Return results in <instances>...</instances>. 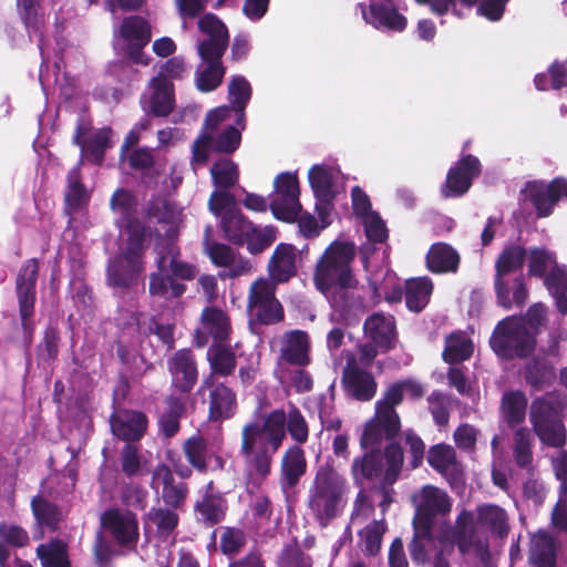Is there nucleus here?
Returning a JSON list of instances; mask_svg holds the SVG:
<instances>
[{"label": "nucleus", "mask_w": 567, "mask_h": 567, "mask_svg": "<svg viewBox=\"0 0 567 567\" xmlns=\"http://www.w3.org/2000/svg\"><path fill=\"white\" fill-rule=\"evenodd\" d=\"M287 431L297 443L308 439V424L295 405L274 410L264 420L247 423L241 431L240 453L251 477L265 478L272 457L286 439Z\"/></svg>", "instance_id": "1"}, {"label": "nucleus", "mask_w": 567, "mask_h": 567, "mask_svg": "<svg viewBox=\"0 0 567 567\" xmlns=\"http://www.w3.org/2000/svg\"><path fill=\"white\" fill-rule=\"evenodd\" d=\"M111 209L126 247L110 261L107 282L116 288L133 285L143 271L142 254L148 244L151 231L135 218L137 200L127 189H117L111 197Z\"/></svg>", "instance_id": "2"}, {"label": "nucleus", "mask_w": 567, "mask_h": 567, "mask_svg": "<svg viewBox=\"0 0 567 567\" xmlns=\"http://www.w3.org/2000/svg\"><path fill=\"white\" fill-rule=\"evenodd\" d=\"M354 255L353 244L336 240L324 250L315 274L316 286L320 291L328 293L336 289L330 301L333 308L332 320L342 319L347 324H350L348 311L354 307L349 302L346 291L357 285L351 267Z\"/></svg>", "instance_id": "3"}, {"label": "nucleus", "mask_w": 567, "mask_h": 567, "mask_svg": "<svg viewBox=\"0 0 567 567\" xmlns=\"http://www.w3.org/2000/svg\"><path fill=\"white\" fill-rule=\"evenodd\" d=\"M508 528L506 512L497 505L484 504L475 513L462 511L453 533L461 553L475 551L483 557L487 551L486 535L504 537Z\"/></svg>", "instance_id": "4"}, {"label": "nucleus", "mask_w": 567, "mask_h": 567, "mask_svg": "<svg viewBox=\"0 0 567 567\" xmlns=\"http://www.w3.org/2000/svg\"><path fill=\"white\" fill-rule=\"evenodd\" d=\"M198 29L207 39L198 43L197 51L203 63L196 71V86L202 92L214 91L224 76L220 59L228 44L226 25L213 13L198 20Z\"/></svg>", "instance_id": "5"}, {"label": "nucleus", "mask_w": 567, "mask_h": 567, "mask_svg": "<svg viewBox=\"0 0 567 567\" xmlns=\"http://www.w3.org/2000/svg\"><path fill=\"white\" fill-rule=\"evenodd\" d=\"M415 507L413 519L414 537L410 544V554L417 563L429 558V547L434 544L431 529L436 516H444L452 509L447 493L436 486L425 485L412 496Z\"/></svg>", "instance_id": "6"}, {"label": "nucleus", "mask_w": 567, "mask_h": 567, "mask_svg": "<svg viewBox=\"0 0 567 567\" xmlns=\"http://www.w3.org/2000/svg\"><path fill=\"white\" fill-rule=\"evenodd\" d=\"M148 217L156 219L162 225V230L165 233L167 240L166 254H164L159 244L156 245L158 270L167 271L169 269L178 278L192 279L196 274L195 268L177 259L176 247L173 244L179 224L183 221V209L167 199H156L148 208Z\"/></svg>", "instance_id": "7"}, {"label": "nucleus", "mask_w": 567, "mask_h": 567, "mask_svg": "<svg viewBox=\"0 0 567 567\" xmlns=\"http://www.w3.org/2000/svg\"><path fill=\"white\" fill-rule=\"evenodd\" d=\"M347 483L342 475L329 465L320 466L309 491L308 505L315 517L326 526L342 511Z\"/></svg>", "instance_id": "8"}, {"label": "nucleus", "mask_w": 567, "mask_h": 567, "mask_svg": "<svg viewBox=\"0 0 567 567\" xmlns=\"http://www.w3.org/2000/svg\"><path fill=\"white\" fill-rule=\"evenodd\" d=\"M230 109L219 106L210 111L205 120L203 133L193 145V164L199 165L207 161L210 151L231 153L239 146L241 134L234 126H227L217 134L219 123L228 118Z\"/></svg>", "instance_id": "9"}, {"label": "nucleus", "mask_w": 567, "mask_h": 567, "mask_svg": "<svg viewBox=\"0 0 567 567\" xmlns=\"http://www.w3.org/2000/svg\"><path fill=\"white\" fill-rule=\"evenodd\" d=\"M563 402L555 394L536 398L529 408V421L542 444L560 449L566 444L561 419Z\"/></svg>", "instance_id": "10"}, {"label": "nucleus", "mask_w": 567, "mask_h": 567, "mask_svg": "<svg viewBox=\"0 0 567 567\" xmlns=\"http://www.w3.org/2000/svg\"><path fill=\"white\" fill-rule=\"evenodd\" d=\"M404 396L400 382L391 384L383 398L375 403V415L364 427L361 436V446L372 447L384 439H391L400 430V419L395 406Z\"/></svg>", "instance_id": "11"}, {"label": "nucleus", "mask_w": 567, "mask_h": 567, "mask_svg": "<svg viewBox=\"0 0 567 567\" xmlns=\"http://www.w3.org/2000/svg\"><path fill=\"white\" fill-rule=\"evenodd\" d=\"M379 443L370 447L371 453L362 457L354 458L352 463V475L357 484L362 485L373 480H382L385 484H393L402 467L403 453L399 445L390 444L385 449L384 455L374 453L373 449ZM369 450V447H363Z\"/></svg>", "instance_id": "12"}, {"label": "nucleus", "mask_w": 567, "mask_h": 567, "mask_svg": "<svg viewBox=\"0 0 567 567\" xmlns=\"http://www.w3.org/2000/svg\"><path fill=\"white\" fill-rule=\"evenodd\" d=\"M489 343L499 358L511 359L527 355L535 346V339L524 319L509 317L497 324Z\"/></svg>", "instance_id": "13"}, {"label": "nucleus", "mask_w": 567, "mask_h": 567, "mask_svg": "<svg viewBox=\"0 0 567 567\" xmlns=\"http://www.w3.org/2000/svg\"><path fill=\"white\" fill-rule=\"evenodd\" d=\"M364 342L359 348L360 362L370 365L379 353L391 350L396 342L395 322L392 316L374 313L363 326Z\"/></svg>", "instance_id": "14"}, {"label": "nucleus", "mask_w": 567, "mask_h": 567, "mask_svg": "<svg viewBox=\"0 0 567 567\" xmlns=\"http://www.w3.org/2000/svg\"><path fill=\"white\" fill-rule=\"evenodd\" d=\"M300 188L296 173H281L274 181L269 207L278 219L292 221L301 212Z\"/></svg>", "instance_id": "15"}, {"label": "nucleus", "mask_w": 567, "mask_h": 567, "mask_svg": "<svg viewBox=\"0 0 567 567\" xmlns=\"http://www.w3.org/2000/svg\"><path fill=\"white\" fill-rule=\"evenodd\" d=\"M248 310L251 317L265 324L279 322L284 318V310L275 298V286L260 278L249 290Z\"/></svg>", "instance_id": "16"}, {"label": "nucleus", "mask_w": 567, "mask_h": 567, "mask_svg": "<svg viewBox=\"0 0 567 567\" xmlns=\"http://www.w3.org/2000/svg\"><path fill=\"white\" fill-rule=\"evenodd\" d=\"M520 194L525 203H530L535 207L539 217H547L557 202L567 198V181L558 178L549 184L538 181L528 182Z\"/></svg>", "instance_id": "17"}, {"label": "nucleus", "mask_w": 567, "mask_h": 567, "mask_svg": "<svg viewBox=\"0 0 567 567\" xmlns=\"http://www.w3.org/2000/svg\"><path fill=\"white\" fill-rule=\"evenodd\" d=\"M150 39L151 29L147 22L140 17H128L115 31L114 45L134 62L146 63L143 60L141 49L148 43Z\"/></svg>", "instance_id": "18"}, {"label": "nucleus", "mask_w": 567, "mask_h": 567, "mask_svg": "<svg viewBox=\"0 0 567 567\" xmlns=\"http://www.w3.org/2000/svg\"><path fill=\"white\" fill-rule=\"evenodd\" d=\"M212 178L216 187L209 198V209L214 215H218L224 207L231 206L235 198L228 193L238 181L237 165L228 159L217 161L210 168Z\"/></svg>", "instance_id": "19"}, {"label": "nucleus", "mask_w": 567, "mask_h": 567, "mask_svg": "<svg viewBox=\"0 0 567 567\" xmlns=\"http://www.w3.org/2000/svg\"><path fill=\"white\" fill-rule=\"evenodd\" d=\"M74 140L81 147L82 158L101 164L106 150L112 146V131L110 127L95 128L83 122L79 124Z\"/></svg>", "instance_id": "20"}, {"label": "nucleus", "mask_w": 567, "mask_h": 567, "mask_svg": "<svg viewBox=\"0 0 567 567\" xmlns=\"http://www.w3.org/2000/svg\"><path fill=\"white\" fill-rule=\"evenodd\" d=\"M308 181L318 200L332 199L344 187V176L340 167L333 163L311 166Z\"/></svg>", "instance_id": "21"}, {"label": "nucleus", "mask_w": 567, "mask_h": 567, "mask_svg": "<svg viewBox=\"0 0 567 567\" xmlns=\"http://www.w3.org/2000/svg\"><path fill=\"white\" fill-rule=\"evenodd\" d=\"M205 250L212 262L223 268L220 278H235L248 275L252 271V264L247 258L237 255L229 246L218 243H210L205 239Z\"/></svg>", "instance_id": "22"}, {"label": "nucleus", "mask_w": 567, "mask_h": 567, "mask_svg": "<svg viewBox=\"0 0 567 567\" xmlns=\"http://www.w3.org/2000/svg\"><path fill=\"white\" fill-rule=\"evenodd\" d=\"M104 530L121 545H134L138 538V523L135 514L128 509L112 508L101 516Z\"/></svg>", "instance_id": "23"}, {"label": "nucleus", "mask_w": 567, "mask_h": 567, "mask_svg": "<svg viewBox=\"0 0 567 567\" xmlns=\"http://www.w3.org/2000/svg\"><path fill=\"white\" fill-rule=\"evenodd\" d=\"M480 173V161L472 155L463 156L455 166L449 171L446 182L442 186V195L444 197H460L464 195L470 189L473 179L476 178Z\"/></svg>", "instance_id": "24"}, {"label": "nucleus", "mask_w": 567, "mask_h": 567, "mask_svg": "<svg viewBox=\"0 0 567 567\" xmlns=\"http://www.w3.org/2000/svg\"><path fill=\"white\" fill-rule=\"evenodd\" d=\"M363 20L378 30L402 32L408 25V19L400 13L390 1H373L367 8L358 6Z\"/></svg>", "instance_id": "25"}, {"label": "nucleus", "mask_w": 567, "mask_h": 567, "mask_svg": "<svg viewBox=\"0 0 567 567\" xmlns=\"http://www.w3.org/2000/svg\"><path fill=\"white\" fill-rule=\"evenodd\" d=\"M38 269L37 261L30 259L21 267L17 278V295L24 330L29 329V319L33 315Z\"/></svg>", "instance_id": "26"}, {"label": "nucleus", "mask_w": 567, "mask_h": 567, "mask_svg": "<svg viewBox=\"0 0 567 567\" xmlns=\"http://www.w3.org/2000/svg\"><path fill=\"white\" fill-rule=\"evenodd\" d=\"M167 368L172 377V385L181 392H189L198 377L196 362L192 351L182 349L167 360Z\"/></svg>", "instance_id": "27"}, {"label": "nucleus", "mask_w": 567, "mask_h": 567, "mask_svg": "<svg viewBox=\"0 0 567 567\" xmlns=\"http://www.w3.org/2000/svg\"><path fill=\"white\" fill-rule=\"evenodd\" d=\"M144 111L156 116L168 115L174 107L173 83L153 78L141 100Z\"/></svg>", "instance_id": "28"}, {"label": "nucleus", "mask_w": 567, "mask_h": 567, "mask_svg": "<svg viewBox=\"0 0 567 567\" xmlns=\"http://www.w3.org/2000/svg\"><path fill=\"white\" fill-rule=\"evenodd\" d=\"M364 367L358 359L351 358L343 373V384L348 393L361 401L371 400L377 391L372 375L360 368Z\"/></svg>", "instance_id": "29"}, {"label": "nucleus", "mask_w": 567, "mask_h": 567, "mask_svg": "<svg viewBox=\"0 0 567 567\" xmlns=\"http://www.w3.org/2000/svg\"><path fill=\"white\" fill-rule=\"evenodd\" d=\"M229 332L230 322L226 313L217 308H206L202 313L200 327L196 330L197 346H205L208 337L214 339V343L225 342Z\"/></svg>", "instance_id": "30"}, {"label": "nucleus", "mask_w": 567, "mask_h": 567, "mask_svg": "<svg viewBox=\"0 0 567 567\" xmlns=\"http://www.w3.org/2000/svg\"><path fill=\"white\" fill-rule=\"evenodd\" d=\"M112 433L126 442L138 441L147 429V419L142 412L120 410L111 416Z\"/></svg>", "instance_id": "31"}, {"label": "nucleus", "mask_w": 567, "mask_h": 567, "mask_svg": "<svg viewBox=\"0 0 567 567\" xmlns=\"http://www.w3.org/2000/svg\"><path fill=\"white\" fill-rule=\"evenodd\" d=\"M310 341L305 331L291 330L280 338V358L291 364L303 367L309 359Z\"/></svg>", "instance_id": "32"}, {"label": "nucleus", "mask_w": 567, "mask_h": 567, "mask_svg": "<svg viewBox=\"0 0 567 567\" xmlns=\"http://www.w3.org/2000/svg\"><path fill=\"white\" fill-rule=\"evenodd\" d=\"M551 465L556 478L560 482V495L551 519L555 527L567 533V451H560L554 455Z\"/></svg>", "instance_id": "33"}, {"label": "nucleus", "mask_w": 567, "mask_h": 567, "mask_svg": "<svg viewBox=\"0 0 567 567\" xmlns=\"http://www.w3.org/2000/svg\"><path fill=\"white\" fill-rule=\"evenodd\" d=\"M152 486L157 492L162 489L165 503L178 507L185 499L187 488L184 483H175L171 470L166 465H158L152 478Z\"/></svg>", "instance_id": "34"}, {"label": "nucleus", "mask_w": 567, "mask_h": 567, "mask_svg": "<svg viewBox=\"0 0 567 567\" xmlns=\"http://www.w3.org/2000/svg\"><path fill=\"white\" fill-rule=\"evenodd\" d=\"M297 250L290 244H280L268 265L269 275L276 282H285L296 274Z\"/></svg>", "instance_id": "35"}, {"label": "nucleus", "mask_w": 567, "mask_h": 567, "mask_svg": "<svg viewBox=\"0 0 567 567\" xmlns=\"http://www.w3.org/2000/svg\"><path fill=\"white\" fill-rule=\"evenodd\" d=\"M306 468L303 451L299 446L288 449L281 461V486L286 493L298 484Z\"/></svg>", "instance_id": "36"}, {"label": "nucleus", "mask_w": 567, "mask_h": 567, "mask_svg": "<svg viewBox=\"0 0 567 567\" xmlns=\"http://www.w3.org/2000/svg\"><path fill=\"white\" fill-rule=\"evenodd\" d=\"M221 216V228L227 239L235 244H244L247 239L248 231H251L252 224L247 220L244 215L235 208V203L231 206L224 207L217 215Z\"/></svg>", "instance_id": "37"}, {"label": "nucleus", "mask_w": 567, "mask_h": 567, "mask_svg": "<svg viewBox=\"0 0 567 567\" xmlns=\"http://www.w3.org/2000/svg\"><path fill=\"white\" fill-rule=\"evenodd\" d=\"M184 452L188 462L197 470L205 471L212 458L214 468L223 467V460L216 456L207 441L200 435H193L184 443Z\"/></svg>", "instance_id": "38"}, {"label": "nucleus", "mask_w": 567, "mask_h": 567, "mask_svg": "<svg viewBox=\"0 0 567 567\" xmlns=\"http://www.w3.org/2000/svg\"><path fill=\"white\" fill-rule=\"evenodd\" d=\"M91 193L80 182V169L74 167L68 174L65 192L66 212L70 215V225L75 223V214L81 212L90 202Z\"/></svg>", "instance_id": "39"}, {"label": "nucleus", "mask_w": 567, "mask_h": 567, "mask_svg": "<svg viewBox=\"0 0 567 567\" xmlns=\"http://www.w3.org/2000/svg\"><path fill=\"white\" fill-rule=\"evenodd\" d=\"M236 409L235 394L224 384L212 385L209 390V419L220 421L234 415Z\"/></svg>", "instance_id": "40"}, {"label": "nucleus", "mask_w": 567, "mask_h": 567, "mask_svg": "<svg viewBox=\"0 0 567 567\" xmlns=\"http://www.w3.org/2000/svg\"><path fill=\"white\" fill-rule=\"evenodd\" d=\"M527 399L522 391L505 392L501 401V417L514 429L524 423L526 417Z\"/></svg>", "instance_id": "41"}, {"label": "nucleus", "mask_w": 567, "mask_h": 567, "mask_svg": "<svg viewBox=\"0 0 567 567\" xmlns=\"http://www.w3.org/2000/svg\"><path fill=\"white\" fill-rule=\"evenodd\" d=\"M458 264L460 256L457 251L444 243L432 245L426 256V265L432 272L455 271Z\"/></svg>", "instance_id": "42"}, {"label": "nucleus", "mask_w": 567, "mask_h": 567, "mask_svg": "<svg viewBox=\"0 0 567 567\" xmlns=\"http://www.w3.org/2000/svg\"><path fill=\"white\" fill-rule=\"evenodd\" d=\"M525 258L526 251L522 246L511 245L505 247L495 264V282L502 285L503 280L509 279L512 275L522 268Z\"/></svg>", "instance_id": "43"}, {"label": "nucleus", "mask_w": 567, "mask_h": 567, "mask_svg": "<svg viewBox=\"0 0 567 567\" xmlns=\"http://www.w3.org/2000/svg\"><path fill=\"white\" fill-rule=\"evenodd\" d=\"M195 509L199 519L210 524L218 523L224 517L225 502L220 494L214 493L213 482L207 484L202 499L195 505Z\"/></svg>", "instance_id": "44"}, {"label": "nucleus", "mask_w": 567, "mask_h": 567, "mask_svg": "<svg viewBox=\"0 0 567 567\" xmlns=\"http://www.w3.org/2000/svg\"><path fill=\"white\" fill-rule=\"evenodd\" d=\"M529 559L537 567L555 566L556 546L547 532H538L533 536Z\"/></svg>", "instance_id": "45"}, {"label": "nucleus", "mask_w": 567, "mask_h": 567, "mask_svg": "<svg viewBox=\"0 0 567 567\" xmlns=\"http://www.w3.org/2000/svg\"><path fill=\"white\" fill-rule=\"evenodd\" d=\"M495 289L498 302L504 308H512L514 305L522 306L528 296L524 280L517 276L503 280L502 285L495 282Z\"/></svg>", "instance_id": "46"}, {"label": "nucleus", "mask_w": 567, "mask_h": 567, "mask_svg": "<svg viewBox=\"0 0 567 567\" xmlns=\"http://www.w3.org/2000/svg\"><path fill=\"white\" fill-rule=\"evenodd\" d=\"M433 284L429 278H413L405 284L406 307L414 312H419L429 303Z\"/></svg>", "instance_id": "47"}, {"label": "nucleus", "mask_w": 567, "mask_h": 567, "mask_svg": "<svg viewBox=\"0 0 567 567\" xmlns=\"http://www.w3.org/2000/svg\"><path fill=\"white\" fill-rule=\"evenodd\" d=\"M251 97V86L246 78L233 76L228 84V100L231 107L237 112V124L244 128V110Z\"/></svg>", "instance_id": "48"}, {"label": "nucleus", "mask_w": 567, "mask_h": 567, "mask_svg": "<svg viewBox=\"0 0 567 567\" xmlns=\"http://www.w3.org/2000/svg\"><path fill=\"white\" fill-rule=\"evenodd\" d=\"M545 285L554 297L558 311L567 313V269L565 266L554 265L545 278Z\"/></svg>", "instance_id": "49"}, {"label": "nucleus", "mask_w": 567, "mask_h": 567, "mask_svg": "<svg viewBox=\"0 0 567 567\" xmlns=\"http://www.w3.org/2000/svg\"><path fill=\"white\" fill-rule=\"evenodd\" d=\"M178 516L171 509L152 508L145 517L146 533L155 532L161 537L168 536L177 526Z\"/></svg>", "instance_id": "50"}, {"label": "nucleus", "mask_w": 567, "mask_h": 567, "mask_svg": "<svg viewBox=\"0 0 567 567\" xmlns=\"http://www.w3.org/2000/svg\"><path fill=\"white\" fill-rule=\"evenodd\" d=\"M207 359L213 372L220 375L230 374L236 365L234 353L224 342L214 343L207 352Z\"/></svg>", "instance_id": "51"}, {"label": "nucleus", "mask_w": 567, "mask_h": 567, "mask_svg": "<svg viewBox=\"0 0 567 567\" xmlns=\"http://www.w3.org/2000/svg\"><path fill=\"white\" fill-rule=\"evenodd\" d=\"M43 567H69L66 545L62 540H52L37 549Z\"/></svg>", "instance_id": "52"}, {"label": "nucleus", "mask_w": 567, "mask_h": 567, "mask_svg": "<svg viewBox=\"0 0 567 567\" xmlns=\"http://www.w3.org/2000/svg\"><path fill=\"white\" fill-rule=\"evenodd\" d=\"M473 352L472 341L463 333H452L446 339L443 359L449 362H460L468 359Z\"/></svg>", "instance_id": "53"}, {"label": "nucleus", "mask_w": 567, "mask_h": 567, "mask_svg": "<svg viewBox=\"0 0 567 567\" xmlns=\"http://www.w3.org/2000/svg\"><path fill=\"white\" fill-rule=\"evenodd\" d=\"M167 271L153 274L150 280V292L152 296L168 299L181 296L185 287L183 284L176 282L167 276Z\"/></svg>", "instance_id": "54"}, {"label": "nucleus", "mask_w": 567, "mask_h": 567, "mask_svg": "<svg viewBox=\"0 0 567 567\" xmlns=\"http://www.w3.org/2000/svg\"><path fill=\"white\" fill-rule=\"evenodd\" d=\"M430 465L440 473L453 472L457 467L456 454L451 445L437 444L427 454Z\"/></svg>", "instance_id": "55"}, {"label": "nucleus", "mask_w": 567, "mask_h": 567, "mask_svg": "<svg viewBox=\"0 0 567 567\" xmlns=\"http://www.w3.org/2000/svg\"><path fill=\"white\" fill-rule=\"evenodd\" d=\"M17 7L30 35L38 33L44 19V10L39 0H17Z\"/></svg>", "instance_id": "56"}, {"label": "nucleus", "mask_w": 567, "mask_h": 567, "mask_svg": "<svg viewBox=\"0 0 567 567\" xmlns=\"http://www.w3.org/2000/svg\"><path fill=\"white\" fill-rule=\"evenodd\" d=\"M135 322L140 333L144 336L154 333L168 348L173 347L174 340L172 324H159L153 316L148 315H140L135 319Z\"/></svg>", "instance_id": "57"}, {"label": "nucleus", "mask_w": 567, "mask_h": 567, "mask_svg": "<svg viewBox=\"0 0 567 567\" xmlns=\"http://www.w3.org/2000/svg\"><path fill=\"white\" fill-rule=\"evenodd\" d=\"M533 435L527 427H519L514 434V456L517 465L529 468L533 463Z\"/></svg>", "instance_id": "58"}, {"label": "nucleus", "mask_w": 567, "mask_h": 567, "mask_svg": "<svg viewBox=\"0 0 567 567\" xmlns=\"http://www.w3.org/2000/svg\"><path fill=\"white\" fill-rule=\"evenodd\" d=\"M384 532L385 525L383 520H373L360 530V545L367 554L375 555L380 550Z\"/></svg>", "instance_id": "59"}, {"label": "nucleus", "mask_w": 567, "mask_h": 567, "mask_svg": "<svg viewBox=\"0 0 567 567\" xmlns=\"http://www.w3.org/2000/svg\"><path fill=\"white\" fill-rule=\"evenodd\" d=\"M32 511L35 519L40 525L54 528L61 518L58 508L41 496L32 499Z\"/></svg>", "instance_id": "60"}, {"label": "nucleus", "mask_w": 567, "mask_h": 567, "mask_svg": "<svg viewBox=\"0 0 567 567\" xmlns=\"http://www.w3.org/2000/svg\"><path fill=\"white\" fill-rule=\"evenodd\" d=\"M276 239L275 229L270 226L256 227L252 224L251 231H248L247 239L244 244L247 245V249L250 254H259L266 249Z\"/></svg>", "instance_id": "61"}, {"label": "nucleus", "mask_w": 567, "mask_h": 567, "mask_svg": "<svg viewBox=\"0 0 567 567\" xmlns=\"http://www.w3.org/2000/svg\"><path fill=\"white\" fill-rule=\"evenodd\" d=\"M39 49L42 56V66L40 69V83L43 91L47 93L52 84H60V78L58 73L51 74L49 65L51 63V47L48 41L43 39V35H39Z\"/></svg>", "instance_id": "62"}, {"label": "nucleus", "mask_w": 567, "mask_h": 567, "mask_svg": "<svg viewBox=\"0 0 567 567\" xmlns=\"http://www.w3.org/2000/svg\"><path fill=\"white\" fill-rule=\"evenodd\" d=\"M526 378L533 386H540L554 378L553 367L547 360L537 359L527 367Z\"/></svg>", "instance_id": "63"}, {"label": "nucleus", "mask_w": 567, "mask_h": 567, "mask_svg": "<svg viewBox=\"0 0 567 567\" xmlns=\"http://www.w3.org/2000/svg\"><path fill=\"white\" fill-rule=\"evenodd\" d=\"M369 240L382 243L388 237V229L380 215L374 212L360 219Z\"/></svg>", "instance_id": "64"}]
</instances>
